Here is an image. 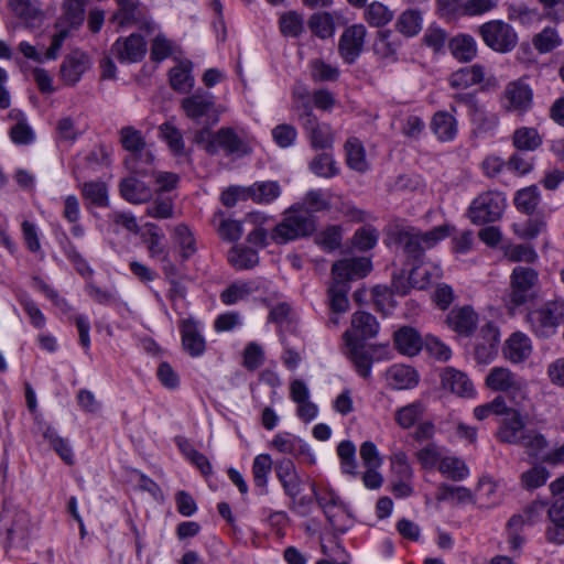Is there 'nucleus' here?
Masks as SVG:
<instances>
[{
	"instance_id": "obj_37",
	"label": "nucleus",
	"mask_w": 564,
	"mask_h": 564,
	"mask_svg": "<svg viewBox=\"0 0 564 564\" xmlns=\"http://www.w3.org/2000/svg\"><path fill=\"white\" fill-rule=\"evenodd\" d=\"M228 261L238 270H248L258 264L259 257L257 251L251 248L236 246L229 251Z\"/></svg>"
},
{
	"instance_id": "obj_12",
	"label": "nucleus",
	"mask_w": 564,
	"mask_h": 564,
	"mask_svg": "<svg viewBox=\"0 0 564 564\" xmlns=\"http://www.w3.org/2000/svg\"><path fill=\"white\" fill-rule=\"evenodd\" d=\"M371 270V262L367 258H350L336 261L332 267L334 281L348 284L350 280L366 276Z\"/></svg>"
},
{
	"instance_id": "obj_2",
	"label": "nucleus",
	"mask_w": 564,
	"mask_h": 564,
	"mask_svg": "<svg viewBox=\"0 0 564 564\" xmlns=\"http://www.w3.org/2000/svg\"><path fill=\"white\" fill-rule=\"evenodd\" d=\"M452 229L449 225H441L425 232L414 227L397 228L395 242L409 258L420 260L425 250L433 248L441 240L448 237Z\"/></svg>"
},
{
	"instance_id": "obj_16",
	"label": "nucleus",
	"mask_w": 564,
	"mask_h": 564,
	"mask_svg": "<svg viewBox=\"0 0 564 564\" xmlns=\"http://www.w3.org/2000/svg\"><path fill=\"white\" fill-rule=\"evenodd\" d=\"M448 327L460 336L474 334L478 324V314L469 305L454 307L446 317Z\"/></svg>"
},
{
	"instance_id": "obj_29",
	"label": "nucleus",
	"mask_w": 564,
	"mask_h": 564,
	"mask_svg": "<svg viewBox=\"0 0 564 564\" xmlns=\"http://www.w3.org/2000/svg\"><path fill=\"white\" fill-rule=\"evenodd\" d=\"M247 191L248 196L258 204H269L281 195V186L275 181L257 182Z\"/></svg>"
},
{
	"instance_id": "obj_7",
	"label": "nucleus",
	"mask_w": 564,
	"mask_h": 564,
	"mask_svg": "<svg viewBox=\"0 0 564 564\" xmlns=\"http://www.w3.org/2000/svg\"><path fill=\"white\" fill-rule=\"evenodd\" d=\"M431 279L427 271L422 267L413 268L406 279L403 274L393 275L391 282V291L387 288L376 286L373 289V296L377 306L384 305L386 300H390L391 294L405 295L410 289V284L417 289H424Z\"/></svg>"
},
{
	"instance_id": "obj_51",
	"label": "nucleus",
	"mask_w": 564,
	"mask_h": 564,
	"mask_svg": "<svg viewBox=\"0 0 564 564\" xmlns=\"http://www.w3.org/2000/svg\"><path fill=\"white\" fill-rule=\"evenodd\" d=\"M160 133L174 155L185 154V142L181 131L173 124L165 122L160 127Z\"/></svg>"
},
{
	"instance_id": "obj_5",
	"label": "nucleus",
	"mask_w": 564,
	"mask_h": 564,
	"mask_svg": "<svg viewBox=\"0 0 564 564\" xmlns=\"http://www.w3.org/2000/svg\"><path fill=\"white\" fill-rule=\"evenodd\" d=\"M477 33L486 46L500 54L513 51L519 41L514 28L503 20L487 21L478 26Z\"/></svg>"
},
{
	"instance_id": "obj_60",
	"label": "nucleus",
	"mask_w": 564,
	"mask_h": 564,
	"mask_svg": "<svg viewBox=\"0 0 564 564\" xmlns=\"http://www.w3.org/2000/svg\"><path fill=\"white\" fill-rule=\"evenodd\" d=\"M545 506L546 505L543 501L532 502L524 509L523 516H513L509 520L508 525L512 528L520 527L522 523H528L530 525L536 523L541 519Z\"/></svg>"
},
{
	"instance_id": "obj_61",
	"label": "nucleus",
	"mask_w": 564,
	"mask_h": 564,
	"mask_svg": "<svg viewBox=\"0 0 564 564\" xmlns=\"http://www.w3.org/2000/svg\"><path fill=\"white\" fill-rule=\"evenodd\" d=\"M310 169L315 175L321 177L329 178L337 174L335 161L328 153L316 155L310 163Z\"/></svg>"
},
{
	"instance_id": "obj_30",
	"label": "nucleus",
	"mask_w": 564,
	"mask_h": 564,
	"mask_svg": "<svg viewBox=\"0 0 564 564\" xmlns=\"http://www.w3.org/2000/svg\"><path fill=\"white\" fill-rule=\"evenodd\" d=\"M258 290L259 285L253 281L235 282L220 293V300L226 305H234Z\"/></svg>"
},
{
	"instance_id": "obj_57",
	"label": "nucleus",
	"mask_w": 564,
	"mask_h": 564,
	"mask_svg": "<svg viewBox=\"0 0 564 564\" xmlns=\"http://www.w3.org/2000/svg\"><path fill=\"white\" fill-rule=\"evenodd\" d=\"M292 96L294 109L299 111V121L304 120L314 115L311 105V95L305 86H295Z\"/></svg>"
},
{
	"instance_id": "obj_59",
	"label": "nucleus",
	"mask_w": 564,
	"mask_h": 564,
	"mask_svg": "<svg viewBox=\"0 0 564 564\" xmlns=\"http://www.w3.org/2000/svg\"><path fill=\"white\" fill-rule=\"evenodd\" d=\"M519 445L525 448L529 456L538 457L539 454L547 447L549 443L540 432L528 430L523 434Z\"/></svg>"
},
{
	"instance_id": "obj_11",
	"label": "nucleus",
	"mask_w": 564,
	"mask_h": 564,
	"mask_svg": "<svg viewBox=\"0 0 564 564\" xmlns=\"http://www.w3.org/2000/svg\"><path fill=\"white\" fill-rule=\"evenodd\" d=\"M366 35L367 30L364 24H352L343 32L338 42V52L346 63L352 64L359 57Z\"/></svg>"
},
{
	"instance_id": "obj_33",
	"label": "nucleus",
	"mask_w": 564,
	"mask_h": 564,
	"mask_svg": "<svg viewBox=\"0 0 564 564\" xmlns=\"http://www.w3.org/2000/svg\"><path fill=\"white\" fill-rule=\"evenodd\" d=\"M422 13L415 9H408L403 11L395 22L397 30L409 37L419 34L422 30Z\"/></svg>"
},
{
	"instance_id": "obj_32",
	"label": "nucleus",
	"mask_w": 564,
	"mask_h": 564,
	"mask_svg": "<svg viewBox=\"0 0 564 564\" xmlns=\"http://www.w3.org/2000/svg\"><path fill=\"white\" fill-rule=\"evenodd\" d=\"M475 126V132L478 135H492L499 124V117L495 112H489L481 107L475 109L470 115Z\"/></svg>"
},
{
	"instance_id": "obj_58",
	"label": "nucleus",
	"mask_w": 564,
	"mask_h": 564,
	"mask_svg": "<svg viewBox=\"0 0 564 564\" xmlns=\"http://www.w3.org/2000/svg\"><path fill=\"white\" fill-rule=\"evenodd\" d=\"M550 477V471L541 465H535L521 474V485L528 490L543 486Z\"/></svg>"
},
{
	"instance_id": "obj_36",
	"label": "nucleus",
	"mask_w": 564,
	"mask_h": 564,
	"mask_svg": "<svg viewBox=\"0 0 564 564\" xmlns=\"http://www.w3.org/2000/svg\"><path fill=\"white\" fill-rule=\"evenodd\" d=\"M308 28L319 39L332 37L335 33V20L330 12H316L308 20Z\"/></svg>"
},
{
	"instance_id": "obj_63",
	"label": "nucleus",
	"mask_w": 564,
	"mask_h": 564,
	"mask_svg": "<svg viewBox=\"0 0 564 564\" xmlns=\"http://www.w3.org/2000/svg\"><path fill=\"white\" fill-rule=\"evenodd\" d=\"M88 0H65L64 18L70 26L80 25L85 18V6Z\"/></svg>"
},
{
	"instance_id": "obj_56",
	"label": "nucleus",
	"mask_w": 564,
	"mask_h": 564,
	"mask_svg": "<svg viewBox=\"0 0 564 564\" xmlns=\"http://www.w3.org/2000/svg\"><path fill=\"white\" fill-rule=\"evenodd\" d=\"M533 46L540 53H549L561 44V37L554 28H544L533 37Z\"/></svg>"
},
{
	"instance_id": "obj_9",
	"label": "nucleus",
	"mask_w": 564,
	"mask_h": 564,
	"mask_svg": "<svg viewBox=\"0 0 564 564\" xmlns=\"http://www.w3.org/2000/svg\"><path fill=\"white\" fill-rule=\"evenodd\" d=\"M539 283V273L535 269L517 265L510 275L511 302L519 306L527 303L533 296V290Z\"/></svg>"
},
{
	"instance_id": "obj_23",
	"label": "nucleus",
	"mask_w": 564,
	"mask_h": 564,
	"mask_svg": "<svg viewBox=\"0 0 564 564\" xmlns=\"http://www.w3.org/2000/svg\"><path fill=\"white\" fill-rule=\"evenodd\" d=\"M431 130L442 141H452L458 131V123L453 112L440 110L434 113L431 120Z\"/></svg>"
},
{
	"instance_id": "obj_8",
	"label": "nucleus",
	"mask_w": 564,
	"mask_h": 564,
	"mask_svg": "<svg viewBox=\"0 0 564 564\" xmlns=\"http://www.w3.org/2000/svg\"><path fill=\"white\" fill-rule=\"evenodd\" d=\"M486 384L494 391L506 392L517 404L525 399V381L508 368H492L486 378Z\"/></svg>"
},
{
	"instance_id": "obj_31",
	"label": "nucleus",
	"mask_w": 564,
	"mask_h": 564,
	"mask_svg": "<svg viewBox=\"0 0 564 564\" xmlns=\"http://www.w3.org/2000/svg\"><path fill=\"white\" fill-rule=\"evenodd\" d=\"M346 161L350 169L357 172L368 170L365 148L357 138H349L345 143Z\"/></svg>"
},
{
	"instance_id": "obj_1",
	"label": "nucleus",
	"mask_w": 564,
	"mask_h": 564,
	"mask_svg": "<svg viewBox=\"0 0 564 564\" xmlns=\"http://www.w3.org/2000/svg\"><path fill=\"white\" fill-rule=\"evenodd\" d=\"M379 323L376 317L366 312H356L351 319V329L346 330L344 339L347 346V356L355 365L358 373L367 378L372 366V356L361 340L372 338L378 334Z\"/></svg>"
},
{
	"instance_id": "obj_19",
	"label": "nucleus",
	"mask_w": 564,
	"mask_h": 564,
	"mask_svg": "<svg viewBox=\"0 0 564 564\" xmlns=\"http://www.w3.org/2000/svg\"><path fill=\"white\" fill-rule=\"evenodd\" d=\"M395 349L405 356H416L423 348L424 340L420 333L410 326H403L393 334Z\"/></svg>"
},
{
	"instance_id": "obj_40",
	"label": "nucleus",
	"mask_w": 564,
	"mask_h": 564,
	"mask_svg": "<svg viewBox=\"0 0 564 564\" xmlns=\"http://www.w3.org/2000/svg\"><path fill=\"white\" fill-rule=\"evenodd\" d=\"M170 83L173 89L186 94L194 86V78L191 74L189 64H180L170 72Z\"/></svg>"
},
{
	"instance_id": "obj_50",
	"label": "nucleus",
	"mask_w": 564,
	"mask_h": 564,
	"mask_svg": "<svg viewBox=\"0 0 564 564\" xmlns=\"http://www.w3.org/2000/svg\"><path fill=\"white\" fill-rule=\"evenodd\" d=\"M84 198L98 207L108 205V189L104 182H87L82 187Z\"/></svg>"
},
{
	"instance_id": "obj_62",
	"label": "nucleus",
	"mask_w": 564,
	"mask_h": 564,
	"mask_svg": "<svg viewBox=\"0 0 564 564\" xmlns=\"http://www.w3.org/2000/svg\"><path fill=\"white\" fill-rule=\"evenodd\" d=\"M391 468L398 479L411 480L413 468L409 463L408 455L403 451H397L391 455Z\"/></svg>"
},
{
	"instance_id": "obj_46",
	"label": "nucleus",
	"mask_w": 564,
	"mask_h": 564,
	"mask_svg": "<svg viewBox=\"0 0 564 564\" xmlns=\"http://www.w3.org/2000/svg\"><path fill=\"white\" fill-rule=\"evenodd\" d=\"M393 19V12L383 3L371 2L365 11V20L372 26H383Z\"/></svg>"
},
{
	"instance_id": "obj_39",
	"label": "nucleus",
	"mask_w": 564,
	"mask_h": 564,
	"mask_svg": "<svg viewBox=\"0 0 564 564\" xmlns=\"http://www.w3.org/2000/svg\"><path fill=\"white\" fill-rule=\"evenodd\" d=\"M512 142L518 150L534 151L542 144V138L535 128L521 127L513 132Z\"/></svg>"
},
{
	"instance_id": "obj_43",
	"label": "nucleus",
	"mask_w": 564,
	"mask_h": 564,
	"mask_svg": "<svg viewBox=\"0 0 564 564\" xmlns=\"http://www.w3.org/2000/svg\"><path fill=\"white\" fill-rule=\"evenodd\" d=\"M337 455L340 459V469L349 476L357 475L356 446L350 441H341L337 446Z\"/></svg>"
},
{
	"instance_id": "obj_41",
	"label": "nucleus",
	"mask_w": 564,
	"mask_h": 564,
	"mask_svg": "<svg viewBox=\"0 0 564 564\" xmlns=\"http://www.w3.org/2000/svg\"><path fill=\"white\" fill-rule=\"evenodd\" d=\"M9 7L17 17L21 18L26 23L28 26L33 25V22L41 15V11L35 0H9Z\"/></svg>"
},
{
	"instance_id": "obj_22",
	"label": "nucleus",
	"mask_w": 564,
	"mask_h": 564,
	"mask_svg": "<svg viewBox=\"0 0 564 564\" xmlns=\"http://www.w3.org/2000/svg\"><path fill=\"white\" fill-rule=\"evenodd\" d=\"M388 384L395 390L414 388L419 382L417 372L410 366L393 365L386 372Z\"/></svg>"
},
{
	"instance_id": "obj_47",
	"label": "nucleus",
	"mask_w": 564,
	"mask_h": 564,
	"mask_svg": "<svg viewBox=\"0 0 564 564\" xmlns=\"http://www.w3.org/2000/svg\"><path fill=\"white\" fill-rule=\"evenodd\" d=\"M539 203L540 193L534 185L518 191L514 197L516 207L525 214H532Z\"/></svg>"
},
{
	"instance_id": "obj_18",
	"label": "nucleus",
	"mask_w": 564,
	"mask_h": 564,
	"mask_svg": "<svg viewBox=\"0 0 564 564\" xmlns=\"http://www.w3.org/2000/svg\"><path fill=\"white\" fill-rule=\"evenodd\" d=\"M441 383L443 389L463 398H471L475 394L474 384L467 375L452 367H446L442 371Z\"/></svg>"
},
{
	"instance_id": "obj_38",
	"label": "nucleus",
	"mask_w": 564,
	"mask_h": 564,
	"mask_svg": "<svg viewBox=\"0 0 564 564\" xmlns=\"http://www.w3.org/2000/svg\"><path fill=\"white\" fill-rule=\"evenodd\" d=\"M272 469V459L268 454H260L254 457L252 464V475L254 485L261 488L260 494H268V477Z\"/></svg>"
},
{
	"instance_id": "obj_64",
	"label": "nucleus",
	"mask_w": 564,
	"mask_h": 564,
	"mask_svg": "<svg viewBox=\"0 0 564 564\" xmlns=\"http://www.w3.org/2000/svg\"><path fill=\"white\" fill-rule=\"evenodd\" d=\"M174 203L170 197H156L145 209L149 217L167 219L173 217Z\"/></svg>"
},
{
	"instance_id": "obj_6",
	"label": "nucleus",
	"mask_w": 564,
	"mask_h": 564,
	"mask_svg": "<svg viewBox=\"0 0 564 564\" xmlns=\"http://www.w3.org/2000/svg\"><path fill=\"white\" fill-rule=\"evenodd\" d=\"M506 208V197L497 191L479 194L468 208V217L473 224L484 225L500 219Z\"/></svg>"
},
{
	"instance_id": "obj_4",
	"label": "nucleus",
	"mask_w": 564,
	"mask_h": 564,
	"mask_svg": "<svg viewBox=\"0 0 564 564\" xmlns=\"http://www.w3.org/2000/svg\"><path fill=\"white\" fill-rule=\"evenodd\" d=\"M525 319L538 337H552L564 322V300L541 303L528 312Z\"/></svg>"
},
{
	"instance_id": "obj_55",
	"label": "nucleus",
	"mask_w": 564,
	"mask_h": 564,
	"mask_svg": "<svg viewBox=\"0 0 564 564\" xmlns=\"http://www.w3.org/2000/svg\"><path fill=\"white\" fill-rule=\"evenodd\" d=\"M44 437L50 442L53 449L59 455L65 464H74L73 451L67 440L61 437L56 431L51 427L44 432Z\"/></svg>"
},
{
	"instance_id": "obj_24",
	"label": "nucleus",
	"mask_w": 564,
	"mask_h": 564,
	"mask_svg": "<svg viewBox=\"0 0 564 564\" xmlns=\"http://www.w3.org/2000/svg\"><path fill=\"white\" fill-rule=\"evenodd\" d=\"M485 78L484 67L479 64L463 67L449 76V85L455 89H464L481 83Z\"/></svg>"
},
{
	"instance_id": "obj_21",
	"label": "nucleus",
	"mask_w": 564,
	"mask_h": 564,
	"mask_svg": "<svg viewBox=\"0 0 564 564\" xmlns=\"http://www.w3.org/2000/svg\"><path fill=\"white\" fill-rule=\"evenodd\" d=\"M121 197L131 204H143L152 198V189L135 176H128L119 184Z\"/></svg>"
},
{
	"instance_id": "obj_15",
	"label": "nucleus",
	"mask_w": 564,
	"mask_h": 564,
	"mask_svg": "<svg viewBox=\"0 0 564 564\" xmlns=\"http://www.w3.org/2000/svg\"><path fill=\"white\" fill-rule=\"evenodd\" d=\"M300 122L314 149L327 150L333 148L334 131L330 124L319 122L315 115Z\"/></svg>"
},
{
	"instance_id": "obj_17",
	"label": "nucleus",
	"mask_w": 564,
	"mask_h": 564,
	"mask_svg": "<svg viewBox=\"0 0 564 564\" xmlns=\"http://www.w3.org/2000/svg\"><path fill=\"white\" fill-rule=\"evenodd\" d=\"M524 419L518 410L508 412L499 425L497 438L507 444H520V441L525 433Z\"/></svg>"
},
{
	"instance_id": "obj_52",
	"label": "nucleus",
	"mask_w": 564,
	"mask_h": 564,
	"mask_svg": "<svg viewBox=\"0 0 564 564\" xmlns=\"http://www.w3.org/2000/svg\"><path fill=\"white\" fill-rule=\"evenodd\" d=\"M330 195L322 189H312L306 193L302 205L310 215L327 210L330 206Z\"/></svg>"
},
{
	"instance_id": "obj_54",
	"label": "nucleus",
	"mask_w": 564,
	"mask_h": 564,
	"mask_svg": "<svg viewBox=\"0 0 564 564\" xmlns=\"http://www.w3.org/2000/svg\"><path fill=\"white\" fill-rule=\"evenodd\" d=\"M84 72V61L83 58L76 56L66 57L61 66L62 78L67 85L76 84L80 79Z\"/></svg>"
},
{
	"instance_id": "obj_44",
	"label": "nucleus",
	"mask_w": 564,
	"mask_h": 564,
	"mask_svg": "<svg viewBox=\"0 0 564 564\" xmlns=\"http://www.w3.org/2000/svg\"><path fill=\"white\" fill-rule=\"evenodd\" d=\"M279 26L284 36L297 37L304 31V20L296 11H288L281 14Z\"/></svg>"
},
{
	"instance_id": "obj_25",
	"label": "nucleus",
	"mask_w": 564,
	"mask_h": 564,
	"mask_svg": "<svg viewBox=\"0 0 564 564\" xmlns=\"http://www.w3.org/2000/svg\"><path fill=\"white\" fill-rule=\"evenodd\" d=\"M172 239L180 249V257L183 261L192 258L196 251L195 237L186 224H178L173 228Z\"/></svg>"
},
{
	"instance_id": "obj_48",
	"label": "nucleus",
	"mask_w": 564,
	"mask_h": 564,
	"mask_svg": "<svg viewBox=\"0 0 564 564\" xmlns=\"http://www.w3.org/2000/svg\"><path fill=\"white\" fill-rule=\"evenodd\" d=\"M120 142L126 151L131 153H140L141 150H144L147 147V142L141 133V131L134 129L133 127H123L120 132Z\"/></svg>"
},
{
	"instance_id": "obj_45",
	"label": "nucleus",
	"mask_w": 564,
	"mask_h": 564,
	"mask_svg": "<svg viewBox=\"0 0 564 564\" xmlns=\"http://www.w3.org/2000/svg\"><path fill=\"white\" fill-rule=\"evenodd\" d=\"M348 284L334 281L328 289L329 305L334 313H343L348 310L349 301L347 299Z\"/></svg>"
},
{
	"instance_id": "obj_42",
	"label": "nucleus",
	"mask_w": 564,
	"mask_h": 564,
	"mask_svg": "<svg viewBox=\"0 0 564 564\" xmlns=\"http://www.w3.org/2000/svg\"><path fill=\"white\" fill-rule=\"evenodd\" d=\"M438 470L455 481L463 480L469 474L464 460L455 456H443Z\"/></svg>"
},
{
	"instance_id": "obj_10",
	"label": "nucleus",
	"mask_w": 564,
	"mask_h": 564,
	"mask_svg": "<svg viewBox=\"0 0 564 564\" xmlns=\"http://www.w3.org/2000/svg\"><path fill=\"white\" fill-rule=\"evenodd\" d=\"M533 91L522 79L509 83L503 91L502 107L509 112L524 113L532 106Z\"/></svg>"
},
{
	"instance_id": "obj_20",
	"label": "nucleus",
	"mask_w": 564,
	"mask_h": 564,
	"mask_svg": "<svg viewBox=\"0 0 564 564\" xmlns=\"http://www.w3.org/2000/svg\"><path fill=\"white\" fill-rule=\"evenodd\" d=\"M181 334L183 348L189 356L198 357L204 354L206 343L195 321H182Z\"/></svg>"
},
{
	"instance_id": "obj_14",
	"label": "nucleus",
	"mask_w": 564,
	"mask_h": 564,
	"mask_svg": "<svg viewBox=\"0 0 564 564\" xmlns=\"http://www.w3.org/2000/svg\"><path fill=\"white\" fill-rule=\"evenodd\" d=\"M214 142L208 145V153L216 154L223 150L227 155L248 153L247 144L232 128L223 127L214 133Z\"/></svg>"
},
{
	"instance_id": "obj_34",
	"label": "nucleus",
	"mask_w": 564,
	"mask_h": 564,
	"mask_svg": "<svg viewBox=\"0 0 564 564\" xmlns=\"http://www.w3.org/2000/svg\"><path fill=\"white\" fill-rule=\"evenodd\" d=\"M424 411V404L421 401H414L399 408L394 413V420L401 429L408 430L422 417Z\"/></svg>"
},
{
	"instance_id": "obj_35",
	"label": "nucleus",
	"mask_w": 564,
	"mask_h": 564,
	"mask_svg": "<svg viewBox=\"0 0 564 564\" xmlns=\"http://www.w3.org/2000/svg\"><path fill=\"white\" fill-rule=\"evenodd\" d=\"M154 162V156L150 150L144 148L140 153L128 154L124 159L126 167L135 175H149L151 173L150 167Z\"/></svg>"
},
{
	"instance_id": "obj_13",
	"label": "nucleus",
	"mask_w": 564,
	"mask_h": 564,
	"mask_svg": "<svg viewBox=\"0 0 564 564\" xmlns=\"http://www.w3.org/2000/svg\"><path fill=\"white\" fill-rule=\"evenodd\" d=\"M111 51L121 63H138L147 53V43L140 34H131L128 37L118 39Z\"/></svg>"
},
{
	"instance_id": "obj_27",
	"label": "nucleus",
	"mask_w": 564,
	"mask_h": 564,
	"mask_svg": "<svg viewBox=\"0 0 564 564\" xmlns=\"http://www.w3.org/2000/svg\"><path fill=\"white\" fill-rule=\"evenodd\" d=\"M532 351L530 338L522 333H514L505 348V356L512 362H521L529 358Z\"/></svg>"
},
{
	"instance_id": "obj_53",
	"label": "nucleus",
	"mask_w": 564,
	"mask_h": 564,
	"mask_svg": "<svg viewBox=\"0 0 564 564\" xmlns=\"http://www.w3.org/2000/svg\"><path fill=\"white\" fill-rule=\"evenodd\" d=\"M145 228L148 235L147 245L150 257L153 259H160L164 254H167L169 252L163 243L164 234L160 231L159 227L154 224H147Z\"/></svg>"
},
{
	"instance_id": "obj_49",
	"label": "nucleus",
	"mask_w": 564,
	"mask_h": 564,
	"mask_svg": "<svg viewBox=\"0 0 564 564\" xmlns=\"http://www.w3.org/2000/svg\"><path fill=\"white\" fill-rule=\"evenodd\" d=\"M415 457L424 469H433L440 466L443 458V449L435 443H429L415 453Z\"/></svg>"
},
{
	"instance_id": "obj_26",
	"label": "nucleus",
	"mask_w": 564,
	"mask_h": 564,
	"mask_svg": "<svg viewBox=\"0 0 564 564\" xmlns=\"http://www.w3.org/2000/svg\"><path fill=\"white\" fill-rule=\"evenodd\" d=\"M448 46L452 55L459 62H470L477 56V43L471 35L458 34L449 41Z\"/></svg>"
},
{
	"instance_id": "obj_3",
	"label": "nucleus",
	"mask_w": 564,
	"mask_h": 564,
	"mask_svg": "<svg viewBox=\"0 0 564 564\" xmlns=\"http://www.w3.org/2000/svg\"><path fill=\"white\" fill-rule=\"evenodd\" d=\"M314 230L313 215H310L302 205L295 204L284 213L283 219L273 228L271 238L276 243H286L310 236Z\"/></svg>"
},
{
	"instance_id": "obj_28",
	"label": "nucleus",
	"mask_w": 564,
	"mask_h": 564,
	"mask_svg": "<svg viewBox=\"0 0 564 564\" xmlns=\"http://www.w3.org/2000/svg\"><path fill=\"white\" fill-rule=\"evenodd\" d=\"M214 107L210 94H195L182 101V108L191 119H198L207 115Z\"/></svg>"
}]
</instances>
